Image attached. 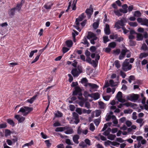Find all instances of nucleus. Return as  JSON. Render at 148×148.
Masks as SVG:
<instances>
[{
    "label": "nucleus",
    "mask_w": 148,
    "mask_h": 148,
    "mask_svg": "<svg viewBox=\"0 0 148 148\" xmlns=\"http://www.w3.org/2000/svg\"><path fill=\"white\" fill-rule=\"evenodd\" d=\"M100 121H101V120L100 119H95L94 120V123L95 124V125L96 126H97L99 124Z\"/></svg>",
    "instance_id": "47"
},
{
    "label": "nucleus",
    "mask_w": 148,
    "mask_h": 148,
    "mask_svg": "<svg viewBox=\"0 0 148 148\" xmlns=\"http://www.w3.org/2000/svg\"><path fill=\"white\" fill-rule=\"evenodd\" d=\"M122 93L120 91L116 95V97L117 99H118L121 98H122Z\"/></svg>",
    "instance_id": "40"
},
{
    "label": "nucleus",
    "mask_w": 148,
    "mask_h": 148,
    "mask_svg": "<svg viewBox=\"0 0 148 148\" xmlns=\"http://www.w3.org/2000/svg\"><path fill=\"white\" fill-rule=\"evenodd\" d=\"M116 43L115 42H112L108 44V47L110 48H114L116 47Z\"/></svg>",
    "instance_id": "22"
},
{
    "label": "nucleus",
    "mask_w": 148,
    "mask_h": 148,
    "mask_svg": "<svg viewBox=\"0 0 148 148\" xmlns=\"http://www.w3.org/2000/svg\"><path fill=\"white\" fill-rule=\"evenodd\" d=\"M7 121L8 123L13 126L14 125V123L12 119H7Z\"/></svg>",
    "instance_id": "24"
},
{
    "label": "nucleus",
    "mask_w": 148,
    "mask_h": 148,
    "mask_svg": "<svg viewBox=\"0 0 148 148\" xmlns=\"http://www.w3.org/2000/svg\"><path fill=\"white\" fill-rule=\"evenodd\" d=\"M89 129L90 130L93 132L95 129V127L92 123L90 124Z\"/></svg>",
    "instance_id": "42"
},
{
    "label": "nucleus",
    "mask_w": 148,
    "mask_h": 148,
    "mask_svg": "<svg viewBox=\"0 0 148 148\" xmlns=\"http://www.w3.org/2000/svg\"><path fill=\"white\" fill-rule=\"evenodd\" d=\"M67 46L68 47H71L72 46L73 43L71 40H67L65 42Z\"/></svg>",
    "instance_id": "17"
},
{
    "label": "nucleus",
    "mask_w": 148,
    "mask_h": 148,
    "mask_svg": "<svg viewBox=\"0 0 148 148\" xmlns=\"http://www.w3.org/2000/svg\"><path fill=\"white\" fill-rule=\"evenodd\" d=\"M34 143L33 140H32L29 143L25 144L23 146V147L25 146H31L32 145H33Z\"/></svg>",
    "instance_id": "36"
},
{
    "label": "nucleus",
    "mask_w": 148,
    "mask_h": 148,
    "mask_svg": "<svg viewBox=\"0 0 148 148\" xmlns=\"http://www.w3.org/2000/svg\"><path fill=\"white\" fill-rule=\"evenodd\" d=\"M79 96L78 97V98L79 99L81 100V101H86L85 99L82 96V93H80L78 94Z\"/></svg>",
    "instance_id": "41"
},
{
    "label": "nucleus",
    "mask_w": 148,
    "mask_h": 148,
    "mask_svg": "<svg viewBox=\"0 0 148 148\" xmlns=\"http://www.w3.org/2000/svg\"><path fill=\"white\" fill-rule=\"evenodd\" d=\"M22 5L21 4H17L16 7L11 8L8 11V14L10 16H14L15 14V10H17L19 12L21 8Z\"/></svg>",
    "instance_id": "2"
},
{
    "label": "nucleus",
    "mask_w": 148,
    "mask_h": 148,
    "mask_svg": "<svg viewBox=\"0 0 148 148\" xmlns=\"http://www.w3.org/2000/svg\"><path fill=\"white\" fill-rule=\"evenodd\" d=\"M65 129H67V128L65 127V126L64 127H57L56 128L55 131L56 132H62L65 130Z\"/></svg>",
    "instance_id": "16"
},
{
    "label": "nucleus",
    "mask_w": 148,
    "mask_h": 148,
    "mask_svg": "<svg viewBox=\"0 0 148 148\" xmlns=\"http://www.w3.org/2000/svg\"><path fill=\"white\" fill-rule=\"evenodd\" d=\"M77 0H74L72 3V8L73 10H75L76 9V4Z\"/></svg>",
    "instance_id": "21"
},
{
    "label": "nucleus",
    "mask_w": 148,
    "mask_h": 148,
    "mask_svg": "<svg viewBox=\"0 0 148 148\" xmlns=\"http://www.w3.org/2000/svg\"><path fill=\"white\" fill-rule=\"evenodd\" d=\"M132 65L129 64V62H124L122 65V69L125 71L130 70L132 68Z\"/></svg>",
    "instance_id": "5"
},
{
    "label": "nucleus",
    "mask_w": 148,
    "mask_h": 148,
    "mask_svg": "<svg viewBox=\"0 0 148 148\" xmlns=\"http://www.w3.org/2000/svg\"><path fill=\"white\" fill-rule=\"evenodd\" d=\"M81 43L84 44V45H86L87 47H88L90 45L89 42L87 40L85 36L84 37L82 40Z\"/></svg>",
    "instance_id": "13"
},
{
    "label": "nucleus",
    "mask_w": 148,
    "mask_h": 148,
    "mask_svg": "<svg viewBox=\"0 0 148 148\" xmlns=\"http://www.w3.org/2000/svg\"><path fill=\"white\" fill-rule=\"evenodd\" d=\"M148 56V52L147 53H141L140 55V58H145Z\"/></svg>",
    "instance_id": "30"
},
{
    "label": "nucleus",
    "mask_w": 148,
    "mask_h": 148,
    "mask_svg": "<svg viewBox=\"0 0 148 148\" xmlns=\"http://www.w3.org/2000/svg\"><path fill=\"white\" fill-rule=\"evenodd\" d=\"M24 108L25 109V111H27V112L29 113L33 110V108H32L29 107L27 106H25Z\"/></svg>",
    "instance_id": "38"
},
{
    "label": "nucleus",
    "mask_w": 148,
    "mask_h": 148,
    "mask_svg": "<svg viewBox=\"0 0 148 148\" xmlns=\"http://www.w3.org/2000/svg\"><path fill=\"white\" fill-rule=\"evenodd\" d=\"M85 107L88 109L90 108V104L87 101L85 103Z\"/></svg>",
    "instance_id": "61"
},
{
    "label": "nucleus",
    "mask_w": 148,
    "mask_h": 148,
    "mask_svg": "<svg viewBox=\"0 0 148 148\" xmlns=\"http://www.w3.org/2000/svg\"><path fill=\"white\" fill-rule=\"evenodd\" d=\"M75 111L78 113L79 115H81L82 114V110L80 108H76Z\"/></svg>",
    "instance_id": "49"
},
{
    "label": "nucleus",
    "mask_w": 148,
    "mask_h": 148,
    "mask_svg": "<svg viewBox=\"0 0 148 148\" xmlns=\"http://www.w3.org/2000/svg\"><path fill=\"white\" fill-rule=\"evenodd\" d=\"M68 75L69 77V82L71 83L73 80V77L70 74H68Z\"/></svg>",
    "instance_id": "54"
},
{
    "label": "nucleus",
    "mask_w": 148,
    "mask_h": 148,
    "mask_svg": "<svg viewBox=\"0 0 148 148\" xmlns=\"http://www.w3.org/2000/svg\"><path fill=\"white\" fill-rule=\"evenodd\" d=\"M116 140L119 143H123L124 142V140H123L121 138H117L116 139Z\"/></svg>",
    "instance_id": "52"
},
{
    "label": "nucleus",
    "mask_w": 148,
    "mask_h": 148,
    "mask_svg": "<svg viewBox=\"0 0 148 148\" xmlns=\"http://www.w3.org/2000/svg\"><path fill=\"white\" fill-rule=\"evenodd\" d=\"M82 72V69L79 66H78L77 68L73 69L71 71V73L74 77H78Z\"/></svg>",
    "instance_id": "3"
},
{
    "label": "nucleus",
    "mask_w": 148,
    "mask_h": 148,
    "mask_svg": "<svg viewBox=\"0 0 148 148\" xmlns=\"http://www.w3.org/2000/svg\"><path fill=\"white\" fill-rule=\"evenodd\" d=\"M136 113L135 112H134L132 114V118L134 120H136L137 118V116L136 115Z\"/></svg>",
    "instance_id": "64"
},
{
    "label": "nucleus",
    "mask_w": 148,
    "mask_h": 148,
    "mask_svg": "<svg viewBox=\"0 0 148 148\" xmlns=\"http://www.w3.org/2000/svg\"><path fill=\"white\" fill-rule=\"evenodd\" d=\"M136 40L137 41H142L143 39V36L140 33H137Z\"/></svg>",
    "instance_id": "14"
},
{
    "label": "nucleus",
    "mask_w": 148,
    "mask_h": 148,
    "mask_svg": "<svg viewBox=\"0 0 148 148\" xmlns=\"http://www.w3.org/2000/svg\"><path fill=\"white\" fill-rule=\"evenodd\" d=\"M121 29L123 30V33L124 34H126L129 32V31L126 28L124 27H122Z\"/></svg>",
    "instance_id": "59"
},
{
    "label": "nucleus",
    "mask_w": 148,
    "mask_h": 148,
    "mask_svg": "<svg viewBox=\"0 0 148 148\" xmlns=\"http://www.w3.org/2000/svg\"><path fill=\"white\" fill-rule=\"evenodd\" d=\"M121 50L119 49H116V50L113 51V53L117 55H118L120 53Z\"/></svg>",
    "instance_id": "35"
},
{
    "label": "nucleus",
    "mask_w": 148,
    "mask_h": 148,
    "mask_svg": "<svg viewBox=\"0 0 148 148\" xmlns=\"http://www.w3.org/2000/svg\"><path fill=\"white\" fill-rule=\"evenodd\" d=\"M129 52L130 50L127 49L126 47H125L124 49H122L121 51V54L119 56V59L120 60L123 59L125 58L126 53Z\"/></svg>",
    "instance_id": "6"
},
{
    "label": "nucleus",
    "mask_w": 148,
    "mask_h": 148,
    "mask_svg": "<svg viewBox=\"0 0 148 148\" xmlns=\"http://www.w3.org/2000/svg\"><path fill=\"white\" fill-rule=\"evenodd\" d=\"M114 12L115 14L119 17L122 15V13L119 10H114Z\"/></svg>",
    "instance_id": "28"
},
{
    "label": "nucleus",
    "mask_w": 148,
    "mask_h": 148,
    "mask_svg": "<svg viewBox=\"0 0 148 148\" xmlns=\"http://www.w3.org/2000/svg\"><path fill=\"white\" fill-rule=\"evenodd\" d=\"M61 124L58 121L56 122L53 124V126L54 127H56L61 126Z\"/></svg>",
    "instance_id": "57"
},
{
    "label": "nucleus",
    "mask_w": 148,
    "mask_h": 148,
    "mask_svg": "<svg viewBox=\"0 0 148 148\" xmlns=\"http://www.w3.org/2000/svg\"><path fill=\"white\" fill-rule=\"evenodd\" d=\"M91 112V110H86L84 109L82 110V113L84 114L87 113L88 114H90Z\"/></svg>",
    "instance_id": "34"
},
{
    "label": "nucleus",
    "mask_w": 148,
    "mask_h": 148,
    "mask_svg": "<svg viewBox=\"0 0 148 148\" xmlns=\"http://www.w3.org/2000/svg\"><path fill=\"white\" fill-rule=\"evenodd\" d=\"M73 119H75L74 122L76 124H77L79 121V115L75 112H73Z\"/></svg>",
    "instance_id": "8"
},
{
    "label": "nucleus",
    "mask_w": 148,
    "mask_h": 148,
    "mask_svg": "<svg viewBox=\"0 0 148 148\" xmlns=\"http://www.w3.org/2000/svg\"><path fill=\"white\" fill-rule=\"evenodd\" d=\"M79 138V136L77 135L76 134L74 135L73 138V142L76 144H78L79 143V141L78 139Z\"/></svg>",
    "instance_id": "12"
},
{
    "label": "nucleus",
    "mask_w": 148,
    "mask_h": 148,
    "mask_svg": "<svg viewBox=\"0 0 148 148\" xmlns=\"http://www.w3.org/2000/svg\"><path fill=\"white\" fill-rule=\"evenodd\" d=\"M88 82V80L86 78H83L81 80V82L82 84L86 83Z\"/></svg>",
    "instance_id": "58"
},
{
    "label": "nucleus",
    "mask_w": 148,
    "mask_h": 148,
    "mask_svg": "<svg viewBox=\"0 0 148 148\" xmlns=\"http://www.w3.org/2000/svg\"><path fill=\"white\" fill-rule=\"evenodd\" d=\"M53 4H49L48 3L45 4L44 6V7L47 10L50 9L51 8L52 6L53 5Z\"/></svg>",
    "instance_id": "25"
},
{
    "label": "nucleus",
    "mask_w": 148,
    "mask_h": 148,
    "mask_svg": "<svg viewBox=\"0 0 148 148\" xmlns=\"http://www.w3.org/2000/svg\"><path fill=\"white\" fill-rule=\"evenodd\" d=\"M132 111L133 110L131 109L125 110H124V112L125 114H128L132 113Z\"/></svg>",
    "instance_id": "60"
},
{
    "label": "nucleus",
    "mask_w": 148,
    "mask_h": 148,
    "mask_svg": "<svg viewBox=\"0 0 148 148\" xmlns=\"http://www.w3.org/2000/svg\"><path fill=\"white\" fill-rule=\"evenodd\" d=\"M81 89L79 86H77L75 87V90L73 91L72 95L73 96L77 95L81 93Z\"/></svg>",
    "instance_id": "7"
},
{
    "label": "nucleus",
    "mask_w": 148,
    "mask_h": 148,
    "mask_svg": "<svg viewBox=\"0 0 148 148\" xmlns=\"http://www.w3.org/2000/svg\"><path fill=\"white\" fill-rule=\"evenodd\" d=\"M129 24L130 26H132L133 27H136L138 25V24H137V23L136 22H130V23H129Z\"/></svg>",
    "instance_id": "53"
},
{
    "label": "nucleus",
    "mask_w": 148,
    "mask_h": 148,
    "mask_svg": "<svg viewBox=\"0 0 148 148\" xmlns=\"http://www.w3.org/2000/svg\"><path fill=\"white\" fill-rule=\"evenodd\" d=\"M69 50V49L67 47H64L62 48V51L64 53L67 52Z\"/></svg>",
    "instance_id": "62"
},
{
    "label": "nucleus",
    "mask_w": 148,
    "mask_h": 148,
    "mask_svg": "<svg viewBox=\"0 0 148 148\" xmlns=\"http://www.w3.org/2000/svg\"><path fill=\"white\" fill-rule=\"evenodd\" d=\"M104 30L105 34L106 35H108L110 34V26L108 24H106Z\"/></svg>",
    "instance_id": "11"
},
{
    "label": "nucleus",
    "mask_w": 148,
    "mask_h": 148,
    "mask_svg": "<svg viewBox=\"0 0 148 148\" xmlns=\"http://www.w3.org/2000/svg\"><path fill=\"white\" fill-rule=\"evenodd\" d=\"M67 129H65L66 131L64 132V133L66 134H71L73 133V129L71 127L68 126H65Z\"/></svg>",
    "instance_id": "10"
},
{
    "label": "nucleus",
    "mask_w": 148,
    "mask_h": 148,
    "mask_svg": "<svg viewBox=\"0 0 148 148\" xmlns=\"http://www.w3.org/2000/svg\"><path fill=\"white\" fill-rule=\"evenodd\" d=\"M55 116L56 117H61L63 116V114L60 112L58 111L57 113L56 114Z\"/></svg>",
    "instance_id": "44"
},
{
    "label": "nucleus",
    "mask_w": 148,
    "mask_h": 148,
    "mask_svg": "<svg viewBox=\"0 0 148 148\" xmlns=\"http://www.w3.org/2000/svg\"><path fill=\"white\" fill-rule=\"evenodd\" d=\"M11 134V131L8 129H6L5 130V136H8L10 135Z\"/></svg>",
    "instance_id": "50"
},
{
    "label": "nucleus",
    "mask_w": 148,
    "mask_h": 148,
    "mask_svg": "<svg viewBox=\"0 0 148 148\" xmlns=\"http://www.w3.org/2000/svg\"><path fill=\"white\" fill-rule=\"evenodd\" d=\"M141 16V13L139 11L137 10L134 12V16L135 17H140Z\"/></svg>",
    "instance_id": "23"
},
{
    "label": "nucleus",
    "mask_w": 148,
    "mask_h": 148,
    "mask_svg": "<svg viewBox=\"0 0 148 148\" xmlns=\"http://www.w3.org/2000/svg\"><path fill=\"white\" fill-rule=\"evenodd\" d=\"M109 82L111 87L115 86H116V85L114 84L115 83L113 80H110L109 81Z\"/></svg>",
    "instance_id": "56"
},
{
    "label": "nucleus",
    "mask_w": 148,
    "mask_h": 148,
    "mask_svg": "<svg viewBox=\"0 0 148 148\" xmlns=\"http://www.w3.org/2000/svg\"><path fill=\"white\" fill-rule=\"evenodd\" d=\"M14 117L18 121L19 123H21L23 122L25 119V117L23 116H20L19 115H15Z\"/></svg>",
    "instance_id": "9"
},
{
    "label": "nucleus",
    "mask_w": 148,
    "mask_h": 148,
    "mask_svg": "<svg viewBox=\"0 0 148 148\" xmlns=\"http://www.w3.org/2000/svg\"><path fill=\"white\" fill-rule=\"evenodd\" d=\"M127 21V19L126 18H122L121 20H118L115 23V26L117 29H119L121 28V27L119 25L122 26V27H124L125 25V23H126Z\"/></svg>",
    "instance_id": "1"
},
{
    "label": "nucleus",
    "mask_w": 148,
    "mask_h": 148,
    "mask_svg": "<svg viewBox=\"0 0 148 148\" xmlns=\"http://www.w3.org/2000/svg\"><path fill=\"white\" fill-rule=\"evenodd\" d=\"M114 64L116 67L117 68H119L120 67L121 65L119 63V61L118 60H116L114 62Z\"/></svg>",
    "instance_id": "33"
},
{
    "label": "nucleus",
    "mask_w": 148,
    "mask_h": 148,
    "mask_svg": "<svg viewBox=\"0 0 148 148\" xmlns=\"http://www.w3.org/2000/svg\"><path fill=\"white\" fill-rule=\"evenodd\" d=\"M141 24L148 27V19L146 18L143 19Z\"/></svg>",
    "instance_id": "29"
},
{
    "label": "nucleus",
    "mask_w": 148,
    "mask_h": 148,
    "mask_svg": "<svg viewBox=\"0 0 148 148\" xmlns=\"http://www.w3.org/2000/svg\"><path fill=\"white\" fill-rule=\"evenodd\" d=\"M129 42L130 46H134L136 45V42L131 40H129Z\"/></svg>",
    "instance_id": "51"
},
{
    "label": "nucleus",
    "mask_w": 148,
    "mask_h": 148,
    "mask_svg": "<svg viewBox=\"0 0 148 148\" xmlns=\"http://www.w3.org/2000/svg\"><path fill=\"white\" fill-rule=\"evenodd\" d=\"M113 143V142L110 141L109 140H107V141L105 142H104V145L106 146H107V145H109L110 144H111L112 145Z\"/></svg>",
    "instance_id": "39"
},
{
    "label": "nucleus",
    "mask_w": 148,
    "mask_h": 148,
    "mask_svg": "<svg viewBox=\"0 0 148 148\" xmlns=\"http://www.w3.org/2000/svg\"><path fill=\"white\" fill-rule=\"evenodd\" d=\"M40 56V54H38L34 60L31 62V64L34 63L37 61L39 59Z\"/></svg>",
    "instance_id": "45"
},
{
    "label": "nucleus",
    "mask_w": 148,
    "mask_h": 148,
    "mask_svg": "<svg viewBox=\"0 0 148 148\" xmlns=\"http://www.w3.org/2000/svg\"><path fill=\"white\" fill-rule=\"evenodd\" d=\"M38 95H36L32 97L30 99H29L27 100V101L29 103H32L36 99V97H37Z\"/></svg>",
    "instance_id": "15"
},
{
    "label": "nucleus",
    "mask_w": 148,
    "mask_h": 148,
    "mask_svg": "<svg viewBox=\"0 0 148 148\" xmlns=\"http://www.w3.org/2000/svg\"><path fill=\"white\" fill-rule=\"evenodd\" d=\"M101 112L100 110H96L95 116L96 117H98L101 114Z\"/></svg>",
    "instance_id": "48"
},
{
    "label": "nucleus",
    "mask_w": 148,
    "mask_h": 148,
    "mask_svg": "<svg viewBox=\"0 0 148 148\" xmlns=\"http://www.w3.org/2000/svg\"><path fill=\"white\" fill-rule=\"evenodd\" d=\"M139 97V95L133 93L129 95L127 97V99L128 100L135 102L138 99Z\"/></svg>",
    "instance_id": "4"
},
{
    "label": "nucleus",
    "mask_w": 148,
    "mask_h": 148,
    "mask_svg": "<svg viewBox=\"0 0 148 148\" xmlns=\"http://www.w3.org/2000/svg\"><path fill=\"white\" fill-rule=\"evenodd\" d=\"M66 143L69 145H74V143L72 142H71V140L68 138L66 139L65 141Z\"/></svg>",
    "instance_id": "31"
},
{
    "label": "nucleus",
    "mask_w": 148,
    "mask_h": 148,
    "mask_svg": "<svg viewBox=\"0 0 148 148\" xmlns=\"http://www.w3.org/2000/svg\"><path fill=\"white\" fill-rule=\"evenodd\" d=\"M103 42L104 43H106L107 42L110 40L109 39L108 36H104L103 37Z\"/></svg>",
    "instance_id": "32"
},
{
    "label": "nucleus",
    "mask_w": 148,
    "mask_h": 148,
    "mask_svg": "<svg viewBox=\"0 0 148 148\" xmlns=\"http://www.w3.org/2000/svg\"><path fill=\"white\" fill-rule=\"evenodd\" d=\"M116 136L115 134H110L107 137L108 139L111 140H114L116 138Z\"/></svg>",
    "instance_id": "19"
},
{
    "label": "nucleus",
    "mask_w": 148,
    "mask_h": 148,
    "mask_svg": "<svg viewBox=\"0 0 148 148\" xmlns=\"http://www.w3.org/2000/svg\"><path fill=\"white\" fill-rule=\"evenodd\" d=\"M85 18L84 14V13H82L80 15L77 19H78L80 21H82V20Z\"/></svg>",
    "instance_id": "37"
},
{
    "label": "nucleus",
    "mask_w": 148,
    "mask_h": 148,
    "mask_svg": "<svg viewBox=\"0 0 148 148\" xmlns=\"http://www.w3.org/2000/svg\"><path fill=\"white\" fill-rule=\"evenodd\" d=\"M95 34L92 32H88V34L86 37V38L89 39H90L91 38H92L93 36H94Z\"/></svg>",
    "instance_id": "18"
},
{
    "label": "nucleus",
    "mask_w": 148,
    "mask_h": 148,
    "mask_svg": "<svg viewBox=\"0 0 148 148\" xmlns=\"http://www.w3.org/2000/svg\"><path fill=\"white\" fill-rule=\"evenodd\" d=\"M96 48L95 46H92L90 47V50L91 51L93 52L96 51Z\"/></svg>",
    "instance_id": "55"
},
{
    "label": "nucleus",
    "mask_w": 148,
    "mask_h": 148,
    "mask_svg": "<svg viewBox=\"0 0 148 148\" xmlns=\"http://www.w3.org/2000/svg\"><path fill=\"white\" fill-rule=\"evenodd\" d=\"M99 23V21H97L96 22H95L93 23L92 26L94 29H96L98 27Z\"/></svg>",
    "instance_id": "20"
},
{
    "label": "nucleus",
    "mask_w": 148,
    "mask_h": 148,
    "mask_svg": "<svg viewBox=\"0 0 148 148\" xmlns=\"http://www.w3.org/2000/svg\"><path fill=\"white\" fill-rule=\"evenodd\" d=\"M99 104L100 108L103 109L104 108V103L103 102L100 101L99 102Z\"/></svg>",
    "instance_id": "46"
},
{
    "label": "nucleus",
    "mask_w": 148,
    "mask_h": 148,
    "mask_svg": "<svg viewBox=\"0 0 148 148\" xmlns=\"http://www.w3.org/2000/svg\"><path fill=\"white\" fill-rule=\"evenodd\" d=\"M100 97V95L98 92L94 93L93 94V97L95 100L98 99Z\"/></svg>",
    "instance_id": "26"
},
{
    "label": "nucleus",
    "mask_w": 148,
    "mask_h": 148,
    "mask_svg": "<svg viewBox=\"0 0 148 148\" xmlns=\"http://www.w3.org/2000/svg\"><path fill=\"white\" fill-rule=\"evenodd\" d=\"M88 84V86L91 87L92 89L97 88L99 87L97 85L95 84L90 83Z\"/></svg>",
    "instance_id": "27"
},
{
    "label": "nucleus",
    "mask_w": 148,
    "mask_h": 148,
    "mask_svg": "<svg viewBox=\"0 0 148 148\" xmlns=\"http://www.w3.org/2000/svg\"><path fill=\"white\" fill-rule=\"evenodd\" d=\"M141 49L144 51H146L148 50V48L146 44L145 43H144L142 45V47H141Z\"/></svg>",
    "instance_id": "43"
},
{
    "label": "nucleus",
    "mask_w": 148,
    "mask_h": 148,
    "mask_svg": "<svg viewBox=\"0 0 148 148\" xmlns=\"http://www.w3.org/2000/svg\"><path fill=\"white\" fill-rule=\"evenodd\" d=\"M45 143L46 144L47 147H50L51 146V143H50L49 140H45Z\"/></svg>",
    "instance_id": "63"
}]
</instances>
